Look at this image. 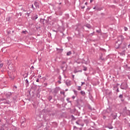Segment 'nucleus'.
<instances>
[{
  "label": "nucleus",
  "instance_id": "f03ea898",
  "mask_svg": "<svg viewBox=\"0 0 130 130\" xmlns=\"http://www.w3.org/2000/svg\"><path fill=\"white\" fill-rule=\"evenodd\" d=\"M124 40V37L122 36V35L119 36L118 37V41L119 42H121V43H122V42Z\"/></svg>",
  "mask_w": 130,
  "mask_h": 130
},
{
  "label": "nucleus",
  "instance_id": "ddd939ff",
  "mask_svg": "<svg viewBox=\"0 0 130 130\" xmlns=\"http://www.w3.org/2000/svg\"><path fill=\"white\" fill-rule=\"evenodd\" d=\"M25 83L26 87H29V81H28V79L25 80Z\"/></svg>",
  "mask_w": 130,
  "mask_h": 130
},
{
  "label": "nucleus",
  "instance_id": "69168bd1",
  "mask_svg": "<svg viewBox=\"0 0 130 130\" xmlns=\"http://www.w3.org/2000/svg\"><path fill=\"white\" fill-rule=\"evenodd\" d=\"M59 80H60L61 79V77H60V76H59Z\"/></svg>",
  "mask_w": 130,
  "mask_h": 130
},
{
  "label": "nucleus",
  "instance_id": "603ef678",
  "mask_svg": "<svg viewBox=\"0 0 130 130\" xmlns=\"http://www.w3.org/2000/svg\"><path fill=\"white\" fill-rule=\"evenodd\" d=\"M14 88H15V89H17V88H18V87H17V86H16V85H14Z\"/></svg>",
  "mask_w": 130,
  "mask_h": 130
},
{
  "label": "nucleus",
  "instance_id": "8fccbe9b",
  "mask_svg": "<svg viewBox=\"0 0 130 130\" xmlns=\"http://www.w3.org/2000/svg\"><path fill=\"white\" fill-rule=\"evenodd\" d=\"M36 82H39V78H38V79H37Z\"/></svg>",
  "mask_w": 130,
  "mask_h": 130
},
{
  "label": "nucleus",
  "instance_id": "de8ad7c7",
  "mask_svg": "<svg viewBox=\"0 0 130 130\" xmlns=\"http://www.w3.org/2000/svg\"><path fill=\"white\" fill-rule=\"evenodd\" d=\"M74 73H75V74H76V73H78V72L77 70H75Z\"/></svg>",
  "mask_w": 130,
  "mask_h": 130
},
{
  "label": "nucleus",
  "instance_id": "f257e3e1",
  "mask_svg": "<svg viewBox=\"0 0 130 130\" xmlns=\"http://www.w3.org/2000/svg\"><path fill=\"white\" fill-rule=\"evenodd\" d=\"M120 88L122 90H126L128 88V85H127V83L124 82L122 83L120 85Z\"/></svg>",
  "mask_w": 130,
  "mask_h": 130
},
{
  "label": "nucleus",
  "instance_id": "20e7f679",
  "mask_svg": "<svg viewBox=\"0 0 130 130\" xmlns=\"http://www.w3.org/2000/svg\"><path fill=\"white\" fill-rule=\"evenodd\" d=\"M121 44V42H119L118 41H117V42H116L115 44V47L116 49L119 48V46Z\"/></svg>",
  "mask_w": 130,
  "mask_h": 130
},
{
  "label": "nucleus",
  "instance_id": "4be33fe9",
  "mask_svg": "<svg viewBox=\"0 0 130 130\" xmlns=\"http://www.w3.org/2000/svg\"><path fill=\"white\" fill-rule=\"evenodd\" d=\"M52 99V96L50 95V96L48 97V100H49V101H51Z\"/></svg>",
  "mask_w": 130,
  "mask_h": 130
},
{
  "label": "nucleus",
  "instance_id": "6e6d98bb",
  "mask_svg": "<svg viewBox=\"0 0 130 130\" xmlns=\"http://www.w3.org/2000/svg\"><path fill=\"white\" fill-rule=\"evenodd\" d=\"M24 121H21V124H23V123H24Z\"/></svg>",
  "mask_w": 130,
  "mask_h": 130
},
{
  "label": "nucleus",
  "instance_id": "412c9836",
  "mask_svg": "<svg viewBox=\"0 0 130 130\" xmlns=\"http://www.w3.org/2000/svg\"><path fill=\"white\" fill-rule=\"evenodd\" d=\"M94 34H95V32H93L92 33L89 34L88 35L89 37H92V36H93V35H94Z\"/></svg>",
  "mask_w": 130,
  "mask_h": 130
},
{
  "label": "nucleus",
  "instance_id": "2eb2a0df",
  "mask_svg": "<svg viewBox=\"0 0 130 130\" xmlns=\"http://www.w3.org/2000/svg\"><path fill=\"white\" fill-rule=\"evenodd\" d=\"M80 93H81V95H82L83 96H85V95H86V92H85V91H80Z\"/></svg>",
  "mask_w": 130,
  "mask_h": 130
},
{
  "label": "nucleus",
  "instance_id": "c756f323",
  "mask_svg": "<svg viewBox=\"0 0 130 130\" xmlns=\"http://www.w3.org/2000/svg\"><path fill=\"white\" fill-rule=\"evenodd\" d=\"M0 130H5V128L4 127V126H2L1 127Z\"/></svg>",
  "mask_w": 130,
  "mask_h": 130
},
{
  "label": "nucleus",
  "instance_id": "79ce46f5",
  "mask_svg": "<svg viewBox=\"0 0 130 130\" xmlns=\"http://www.w3.org/2000/svg\"><path fill=\"white\" fill-rule=\"evenodd\" d=\"M67 100L68 102H71V101H70V98L67 99Z\"/></svg>",
  "mask_w": 130,
  "mask_h": 130
},
{
  "label": "nucleus",
  "instance_id": "13d9d810",
  "mask_svg": "<svg viewBox=\"0 0 130 130\" xmlns=\"http://www.w3.org/2000/svg\"><path fill=\"white\" fill-rule=\"evenodd\" d=\"M57 82H58V84H60V83H61L60 80H58Z\"/></svg>",
  "mask_w": 130,
  "mask_h": 130
},
{
  "label": "nucleus",
  "instance_id": "0eeeda50",
  "mask_svg": "<svg viewBox=\"0 0 130 130\" xmlns=\"http://www.w3.org/2000/svg\"><path fill=\"white\" fill-rule=\"evenodd\" d=\"M76 124H78V125H81V126H84V124H81V120H78L76 122Z\"/></svg>",
  "mask_w": 130,
  "mask_h": 130
},
{
  "label": "nucleus",
  "instance_id": "423d86ee",
  "mask_svg": "<svg viewBox=\"0 0 130 130\" xmlns=\"http://www.w3.org/2000/svg\"><path fill=\"white\" fill-rule=\"evenodd\" d=\"M34 6L36 7V9H39L40 6H39V3L37 2H35L34 3Z\"/></svg>",
  "mask_w": 130,
  "mask_h": 130
},
{
  "label": "nucleus",
  "instance_id": "6ab92c4d",
  "mask_svg": "<svg viewBox=\"0 0 130 130\" xmlns=\"http://www.w3.org/2000/svg\"><path fill=\"white\" fill-rule=\"evenodd\" d=\"M96 11H102V8L98 7V6H96Z\"/></svg>",
  "mask_w": 130,
  "mask_h": 130
},
{
  "label": "nucleus",
  "instance_id": "5701e85b",
  "mask_svg": "<svg viewBox=\"0 0 130 130\" xmlns=\"http://www.w3.org/2000/svg\"><path fill=\"white\" fill-rule=\"evenodd\" d=\"M24 78H27L28 77V73H26L23 75Z\"/></svg>",
  "mask_w": 130,
  "mask_h": 130
},
{
  "label": "nucleus",
  "instance_id": "a19ab883",
  "mask_svg": "<svg viewBox=\"0 0 130 130\" xmlns=\"http://www.w3.org/2000/svg\"><path fill=\"white\" fill-rule=\"evenodd\" d=\"M53 32H56V33H57V32H58V30H55L54 29H53Z\"/></svg>",
  "mask_w": 130,
  "mask_h": 130
},
{
  "label": "nucleus",
  "instance_id": "49530a36",
  "mask_svg": "<svg viewBox=\"0 0 130 130\" xmlns=\"http://www.w3.org/2000/svg\"><path fill=\"white\" fill-rule=\"evenodd\" d=\"M81 9H85V6H81Z\"/></svg>",
  "mask_w": 130,
  "mask_h": 130
},
{
  "label": "nucleus",
  "instance_id": "b1692460",
  "mask_svg": "<svg viewBox=\"0 0 130 130\" xmlns=\"http://www.w3.org/2000/svg\"><path fill=\"white\" fill-rule=\"evenodd\" d=\"M73 92H74V94H75L76 96L78 95V91H77V90H75V89H74Z\"/></svg>",
  "mask_w": 130,
  "mask_h": 130
},
{
  "label": "nucleus",
  "instance_id": "4d7b16f0",
  "mask_svg": "<svg viewBox=\"0 0 130 130\" xmlns=\"http://www.w3.org/2000/svg\"><path fill=\"white\" fill-rule=\"evenodd\" d=\"M96 6H95V7H94V8H93V10H96Z\"/></svg>",
  "mask_w": 130,
  "mask_h": 130
},
{
  "label": "nucleus",
  "instance_id": "39448f33",
  "mask_svg": "<svg viewBox=\"0 0 130 130\" xmlns=\"http://www.w3.org/2000/svg\"><path fill=\"white\" fill-rule=\"evenodd\" d=\"M58 91H59V89H58V88H55L54 89L53 93L54 94V96H56V94H57V93H58Z\"/></svg>",
  "mask_w": 130,
  "mask_h": 130
},
{
  "label": "nucleus",
  "instance_id": "cd10ccee",
  "mask_svg": "<svg viewBox=\"0 0 130 130\" xmlns=\"http://www.w3.org/2000/svg\"><path fill=\"white\" fill-rule=\"evenodd\" d=\"M4 104H10V102L9 101H6L4 102Z\"/></svg>",
  "mask_w": 130,
  "mask_h": 130
},
{
  "label": "nucleus",
  "instance_id": "4c0bfd02",
  "mask_svg": "<svg viewBox=\"0 0 130 130\" xmlns=\"http://www.w3.org/2000/svg\"><path fill=\"white\" fill-rule=\"evenodd\" d=\"M60 94H62V95H64V91H60Z\"/></svg>",
  "mask_w": 130,
  "mask_h": 130
},
{
  "label": "nucleus",
  "instance_id": "bf43d9fd",
  "mask_svg": "<svg viewBox=\"0 0 130 130\" xmlns=\"http://www.w3.org/2000/svg\"><path fill=\"white\" fill-rule=\"evenodd\" d=\"M72 98H73V99H75V98H76V96H72Z\"/></svg>",
  "mask_w": 130,
  "mask_h": 130
},
{
  "label": "nucleus",
  "instance_id": "58836bf2",
  "mask_svg": "<svg viewBox=\"0 0 130 130\" xmlns=\"http://www.w3.org/2000/svg\"><path fill=\"white\" fill-rule=\"evenodd\" d=\"M22 33H23V34H26V33H27V31H22Z\"/></svg>",
  "mask_w": 130,
  "mask_h": 130
},
{
  "label": "nucleus",
  "instance_id": "c85d7f7f",
  "mask_svg": "<svg viewBox=\"0 0 130 130\" xmlns=\"http://www.w3.org/2000/svg\"><path fill=\"white\" fill-rule=\"evenodd\" d=\"M125 69H126V70L128 69H130L129 67H128V66H127V64H126L125 66Z\"/></svg>",
  "mask_w": 130,
  "mask_h": 130
},
{
  "label": "nucleus",
  "instance_id": "37998d69",
  "mask_svg": "<svg viewBox=\"0 0 130 130\" xmlns=\"http://www.w3.org/2000/svg\"><path fill=\"white\" fill-rule=\"evenodd\" d=\"M97 33H100V30H96Z\"/></svg>",
  "mask_w": 130,
  "mask_h": 130
},
{
  "label": "nucleus",
  "instance_id": "e433bc0d",
  "mask_svg": "<svg viewBox=\"0 0 130 130\" xmlns=\"http://www.w3.org/2000/svg\"><path fill=\"white\" fill-rule=\"evenodd\" d=\"M57 50H60V51H62V49H58V48H56Z\"/></svg>",
  "mask_w": 130,
  "mask_h": 130
},
{
  "label": "nucleus",
  "instance_id": "393cba45",
  "mask_svg": "<svg viewBox=\"0 0 130 130\" xmlns=\"http://www.w3.org/2000/svg\"><path fill=\"white\" fill-rule=\"evenodd\" d=\"M11 63H12L11 61L8 60H7V64H8V66H10V64H11Z\"/></svg>",
  "mask_w": 130,
  "mask_h": 130
},
{
  "label": "nucleus",
  "instance_id": "9b49d317",
  "mask_svg": "<svg viewBox=\"0 0 130 130\" xmlns=\"http://www.w3.org/2000/svg\"><path fill=\"white\" fill-rule=\"evenodd\" d=\"M45 21V19L41 18L40 20V22L42 23L43 25H44L45 23L44 21Z\"/></svg>",
  "mask_w": 130,
  "mask_h": 130
},
{
  "label": "nucleus",
  "instance_id": "4468645a",
  "mask_svg": "<svg viewBox=\"0 0 130 130\" xmlns=\"http://www.w3.org/2000/svg\"><path fill=\"white\" fill-rule=\"evenodd\" d=\"M120 54L121 55H125V50H123V51H122Z\"/></svg>",
  "mask_w": 130,
  "mask_h": 130
},
{
  "label": "nucleus",
  "instance_id": "09e8293b",
  "mask_svg": "<svg viewBox=\"0 0 130 130\" xmlns=\"http://www.w3.org/2000/svg\"><path fill=\"white\" fill-rule=\"evenodd\" d=\"M83 85H85V82H82L81 86H83Z\"/></svg>",
  "mask_w": 130,
  "mask_h": 130
},
{
  "label": "nucleus",
  "instance_id": "052dcab7",
  "mask_svg": "<svg viewBox=\"0 0 130 130\" xmlns=\"http://www.w3.org/2000/svg\"><path fill=\"white\" fill-rule=\"evenodd\" d=\"M77 72H78V73L79 72L82 73V70H79V71H78Z\"/></svg>",
  "mask_w": 130,
  "mask_h": 130
},
{
  "label": "nucleus",
  "instance_id": "ea45409f",
  "mask_svg": "<svg viewBox=\"0 0 130 130\" xmlns=\"http://www.w3.org/2000/svg\"><path fill=\"white\" fill-rule=\"evenodd\" d=\"M88 109H90V110H92V107H91V106H88Z\"/></svg>",
  "mask_w": 130,
  "mask_h": 130
},
{
  "label": "nucleus",
  "instance_id": "72a5a7b5",
  "mask_svg": "<svg viewBox=\"0 0 130 130\" xmlns=\"http://www.w3.org/2000/svg\"><path fill=\"white\" fill-rule=\"evenodd\" d=\"M124 31H127V30H128L127 27H124Z\"/></svg>",
  "mask_w": 130,
  "mask_h": 130
},
{
  "label": "nucleus",
  "instance_id": "bb28decb",
  "mask_svg": "<svg viewBox=\"0 0 130 130\" xmlns=\"http://www.w3.org/2000/svg\"><path fill=\"white\" fill-rule=\"evenodd\" d=\"M119 98L120 99H122L123 98V95L122 94H120L119 96Z\"/></svg>",
  "mask_w": 130,
  "mask_h": 130
},
{
  "label": "nucleus",
  "instance_id": "338daca9",
  "mask_svg": "<svg viewBox=\"0 0 130 130\" xmlns=\"http://www.w3.org/2000/svg\"><path fill=\"white\" fill-rule=\"evenodd\" d=\"M73 78H75V75H73Z\"/></svg>",
  "mask_w": 130,
  "mask_h": 130
},
{
  "label": "nucleus",
  "instance_id": "c9c22d12",
  "mask_svg": "<svg viewBox=\"0 0 130 130\" xmlns=\"http://www.w3.org/2000/svg\"><path fill=\"white\" fill-rule=\"evenodd\" d=\"M25 15H27V17H29V15H30V12H27Z\"/></svg>",
  "mask_w": 130,
  "mask_h": 130
},
{
  "label": "nucleus",
  "instance_id": "774afa93",
  "mask_svg": "<svg viewBox=\"0 0 130 130\" xmlns=\"http://www.w3.org/2000/svg\"><path fill=\"white\" fill-rule=\"evenodd\" d=\"M92 1L93 0H90V3H92Z\"/></svg>",
  "mask_w": 130,
  "mask_h": 130
},
{
  "label": "nucleus",
  "instance_id": "f3484780",
  "mask_svg": "<svg viewBox=\"0 0 130 130\" xmlns=\"http://www.w3.org/2000/svg\"><path fill=\"white\" fill-rule=\"evenodd\" d=\"M13 102H17V96H15L14 98H13Z\"/></svg>",
  "mask_w": 130,
  "mask_h": 130
},
{
  "label": "nucleus",
  "instance_id": "a878e982",
  "mask_svg": "<svg viewBox=\"0 0 130 130\" xmlns=\"http://www.w3.org/2000/svg\"><path fill=\"white\" fill-rule=\"evenodd\" d=\"M71 54H72L71 51H69V52H67V55H68V56L71 55Z\"/></svg>",
  "mask_w": 130,
  "mask_h": 130
},
{
  "label": "nucleus",
  "instance_id": "f8f14e48",
  "mask_svg": "<svg viewBox=\"0 0 130 130\" xmlns=\"http://www.w3.org/2000/svg\"><path fill=\"white\" fill-rule=\"evenodd\" d=\"M38 19V15L36 14L33 17H32V20H36Z\"/></svg>",
  "mask_w": 130,
  "mask_h": 130
},
{
  "label": "nucleus",
  "instance_id": "a211bd4d",
  "mask_svg": "<svg viewBox=\"0 0 130 130\" xmlns=\"http://www.w3.org/2000/svg\"><path fill=\"white\" fill-rule=\"evenodd\" d=\"M31 89H33L35 91L37 89V85H35V87H32Z\"/></svg>",
  "mask_w": 130,
  "mask_h": 130
},
{
  "label": "nucleus",
  "instance_id": "e2e57ef3",
  "mask_svg": "<svg viewBox=\"0 0 130 130\" xmlns=\"http://www.w3.org/2000/svg\"><path fill=\"white\" fill-rule=\"evenodd\" d=\"M128 48H130V44L128 45Z\"/></svg>",
  "mask_w": 130,
  "mask_h": 130
},
{
  "label": "nucleus",
  "instance_id": "6e6552de",
  "mask_svg": "<svg viewBox=\"0 0 130 130\" xmlns=\"http://www.w3.org/2000/svg\"><path fill=\"white\" fill-rule=\"evenodd\" d=\"M84 122H85V123H86V124H88L89 123V122H90V119H84Z\"/></svg>",
  "mask_w": 130,
  "mask_h": 130
},
{
  "label": "nucleus",
  "instance_id": "2f4dec72",
  "mask_svg": "<svg viewBox=\"0 0 130 130\" xmlns=\"http://www.w3.org/2000/svg\"><path fill=\"white\" fill-rule=\"evenodd\" d=\"M31 9L32 10H35V8H34V5H31Z\"/></svg>",
  "mask_w": 130,
  "mask_h": 130
},
{
  "label": "nucleus",
  "instance_id": "dca6fc26",
  "mask_svg": "<svg viewBox=\"0 0 130 130\" xmlns=\"http://www.w3.org/2000/svg\"><path fill=\"white\" fill-rule=\"evenodd\" d=\"M112 116L113 119H115V118H116V117H117V115H116V114L112 115Z\"/></svg>",
  "mask_w": 130,
  "mask_h": 130
},
{
  "label": "nucleus",
  "instance_id": "0e129e2a",
  "mask_svg": "<svg viewBox=\"0 0 130 130\" xmlns=\"http://www.w3.org/2000/svg\"><path fill=\"white\" fill-rule=\"evenodd\" d=\"M85 5H86L87 6V5H88V3H87V2L85 3Z\"/></svg>",
  "mask_w": 130,
  "mask_h": 130
},
{
  "label": "nucleus",
  "instance_id": "5fc2aeb1",
  "mask_svg": "<svg viewBox=\"0 0 130 130\" xmlns=\"http://www.w3.org/2000/svg\"><path fill=\"white\" fill-rule=\"evenodd\" d=\"M75 128H78L77 127V126H74V129H75Z\"/></svg>",
  "mask_w": 130,
  "mask_h": 130
},
{
  "label": "nucleus",
  "instance_id": "aec40b11",
  "mask_svg": "<svg viewBox=\"0 0 130 130\" xmlns=\"http://www.w3.org/2000/svg\"><path fill=\"white\" fill-rule=\"evenodd\" d=\"M83 71H84L85 72H86V71L88 70V68H87V67H85V66H83Z\"/></svg>",
  "mask_w": 130,
  "mask_h": 130
},
{
  "label": "nucleus",
  "instance_id": "7ed1b4c3",
  "mask_svg": "<svg viewBox=\"0 0 130 130\" xmlns=\"http://www.w3.org/2000/svg\"><path fill=\"white\" fill-rule=\"evenodd\" d=\"M15 96V93L14 92H8L7 94H6V97L7 98H10V97H12V96Z\"/></svg>",
  "mask_w": 130,
  "mask_h": 130
},
{
  "label": "nucleus",
  "instance_id": "680f3d73",
  "mask_svg": "<svg viewBox=\"0 0 130 130\" xmlns=\"http://www.w3.org/2000/svg\"><path fill=\"white\" fill-rule=\"evenodd\" d=\"M101 15H102V16H104V15H105V14H104V13H101Z\"/></svg>",
  "mask_w": 130,
  "mask_h": 130
},
{
  "label": "nucleus",
  "instance_id": "a18cd8bd",
  "mask_svg": "<svg viewBox=\"0 0 130 130\" xmlns=\"http://www.w3.org/2000/svg\"><path fill=\"white\" fill-rule=\"evenodd\" d=\"M100 58L102 59V60H104V58H103L102 56H101Z\"/></svg>",
  "mask_w": 130,
  "mask_h": 130
},
{
  "label": "nucleus",
  "instance_id": "473e14b6",
  "mask_svg": "<svg viewBox=\"0 0 130 130\" xmlns=\"http://www.w3.org/2000/svg\"><path fill=\"white\" fill-rule=\"evenodd\" d=\"M108 128H109V129H112V128H113V126H111L110 127H108Z\"/></svg>",
  "mask_w": 130,
  "mask_h": 130
},
{
  "label": "nucleus",
  "instance_id": "7c9ffc66",
  "mask_svg": "<svg viewBox=\"0 0 130 130\" xmlns=\"http://www.w3.org/2000/svg\"><path fill=\"white\" fill-rule=\"evenodd\" d=\"M78 90L79 91H81V90H82V88L81 87V86H78Z\"/></svg>",
  "mask_w": 130,
  "mask_h": 130
},
{
  "label": "nucleus",
  "instance_id": "f704fd0d",
  "mask_svg": "<svg viewBox=\"0 0 130 130\" xmlns=\"http://www.w3.org/2000/svg\"><path fill=\"white\" fill-rule=\"evenodd\" d=\"M4 67V63H1L0 64V68H3Z\"/></svg>",
  "mask_w": 130,
  "mask_h": 130
},
{
  "label": "nucleus",
  "instance_id": "864d4df0",
  "mask_svg": "<svg viewBox=\"0 0 130 130\" xmlns=\"http://www.w3.org/2000/svg\"><path fill=\"white\" fill-rule=\"evenodd\" d=\"M91 8H87V11H89V10H90Z\"/></svg>",
  "mask_w": 130,
  "mask_h": 130
},
{
  "label": "nucleus",
  "instance_id": "3c124183",
  "mask_svg": "<svg viewBox=\"0 0 130 130\" xmlns=\"http://www.w3.org/2000/svg\"><path fill=\"white\" fill-rule=\"evenodd\" d=\"M64 63H66V62H64V61L62 62V64H64Z\"/></svg>",
  "mask_w": 130,
  "mask_h": 130
},
{
  "label": "nucleus",
  "instance_id": "1a4fd4ad",
  "mask_svg": "<svg viewBox=\"0 0 130 130\" xmlns=\"http://www.w3.org/2000/svg\"><path fill=\"white\" fill-rule=\"evenodd\" d=\"M66 84L68 87L71 86V81L67 80L66 82Z\"/></svg>",
  "mask_w": 130,
  "mask_h": 130
},
{
  "label": "nucleus",
  "instance_id": "9d476101",
  "mask_svg": "<svg viewBox=\"0 0 130 130\" xmlns=\"http://www.w3.org/2000/svg\"><path fill=\"white\" fill-rule=\"evenodd\" d=\"M84 27H86V28H88V29H91V28H92V26H91V25H90L89 24L84 25Z\"/></svg>",
  "mask_w": 130,
  "mask_h": 130
},
{
  "label": "nucleus",
  "instance_id": "c03bdc74",
  "mask_svg": "<svg viewBox=\"0 0 130 130\" xmlns=\"http://www.w3.org/2000/svg\"><path fill=\"white\" fill-rule=\"evenodd\" d=\"M116 92H117V93H118V92H119V90L118 89V88H117V89L116 90Z\"/></svg>",
  "mask_w": 130,
  "mask_h": 130
}]
</instances>
